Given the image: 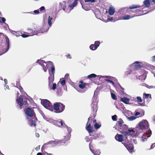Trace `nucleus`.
I'll return each instance as SVG.
<instances>
[{"instance_id":"1","label":"nucleus","mask_w":155,"mask_h":155,"mask_svg":"<svg viewBox=\"0 0 155 155\" xmlns=\"http://www.w3.org/2000/svg\"><path fill=\"white\" fill-rule=\"evenodd\" d=\"M98 102V100L97 96L94 95L92 99V104H91V111L92 112V114L91 115V117H90L88 118V122L87 123V126L86 127V129L89 133L93 132V127L91 126V124L90 123V121H92V117H95L96 115V113L97 110V104Z\"/></svg>"},{"instance_id":"2","label":"nucleus","mask_w":155,"mask_h":155,"mask_svg":"<svg viewBox=\"0 0 155 155\" xmlns=\"http://www.w3.org/2000/svg\"><path fill=\"white\" fill-rule=\"evenodd\" d=\"M139 127H138V129L139 130H140V132L143 131L142 130L144 129H147L148 132H146L143 134V136L142 137L141 141L144 142L147 140L146 137H150L151 134L152 132L150 129L149 128V124L147 121L146 120H143L142 121L140 122L138 124Z\"/></svg>"},{"instance_id":"3","label":"nucleus","mask_w":155,"mask_h":155,"mask_svg":"<svg viewBox=\"0 0 155 155\" xmlns=\"http://www.w3.org/2000/svg\"><path fill=\"white\" fill-rule=\"evenodd\" d=\"M25 113L27 116L30 117H34L31 120L30 118H28V119L30 125L31 126L35 127L36 125V121L37 119L35 117V113L33 110L30 108L28 107L26 109Z\"/></svg>"},{"instance_id":"4","label":"nucleus","mask_w":155,"mask_h":155,"mask_svg":"<svg viewBox=\"0 0 155 155\" xmlns=\"http://www.w3.org/2000/svg\"><path fill=\"white\" fill-rule=\"evenodd\" d=\"M46 120L49 122L50 123L54 125H57L59 127H61V126L63 127H65L67 128L68 131V132L69 134H70V135H71V128L69 127H68L66 126L63 121L61 120L55 121L51 118L48 119V120Z\"/></svg>"},{"instance_id":"5","label":"nucleus","mask_w":155,"mask_h":155,"mask_svg":"<svg viewBox=\"0 0 155 155\" xmlns=\"http://www.w3.org/2000/svg\"><path fill=\"white\" fill-rule=\"evenodd\" d=\"M37 63H38L43 68V69L45 72L47 71V70L48 69L49 71V73H50L49 70L51 68L52 66L53 63L49 61L48 62H45L44 61L41 60H38L36 61Z\"/></svg>"},{"instance_id":"6","label":"nucleus","mask_w":155,"mask_h":155,"mask_svg":"<svg viewBox=\"0 0 155 155\" xmlns=\"http://www.w3.org/2000/svg\"><path fill=\"white\" fill-rule=\"evenodd\" d=\"M140 133V131L138 130V127L136 128L135 130H134V129H128V131H123L122 132V133L124 136L130 135L133 137L138 136Z\"/></svg>"},{"instance_id":"7","label":"nucleus","mask_w":155,"mask_h":155,"mask_svg":"<svg viewBox=\"0 0 155 155\" xmlns=\"http://www.w3.org/2000/svg\"><path fill=\"white\" fill-rule=\"evenodd\" d=\"M116 126L118 127V128H115V129L118 130L122 132L123 131H127L128 129V126L125 124H124L123 120L120 119L116 123Z\"/></svg>"},{"instance_id":"8","label":"nucleus","mask_w":155,"mask_h":155,"mask_svg":"<svg viewBox=\"0 0 155 155\" xmlns=\"http://www.w3.org/2000/svg\"><path fill=\"white\" fill-rule=\"evenodd\" d=\"M53 107L56 113H60L63 111L65 109V106L60 102L54 103Z\"/></svg>"},{"instance_id":"9","label":"nucleus","mask_w":155,"mask_h":155,"mask_svg":"<svg viewBox=\"0 0 155 155\" xmlns=\"http://www.w3.org/2000/svg\"><path fill=\"white\" fill-rule=\"evenodd\" d=\"M42 105L46 108L51 110V102L47 99H44L41 101Z\"/></svg>"},{"instance_id":"10","label":"nucleus","mask_w":155,"mask_h":155,"mask_svg":"<svg viewBox=\"0 0 155 155\" xmlns=\"http://www.w3.org/2000/svg\"><path fill=\"white\" fill-rule=\"evenodd\" d=\"M48 29L49 28L48 27L47 24L45 23H44L40 30L38 29V30H35V31L37 32L38 34V33H41L46 31H48Z\"/></svg>"},{"instance_id":"11","label":"nucleus","mask_w":155,"mask_h":155,"mask_svg":"<svg viewBox=\"0 0 155 155\" xmlns=\"http://www.w3.org/2000/svg\"><path fill=\"white\" fill-rule=\"evenodd\" d=\"M48 79L49 80L48 86V88L50 90L52 89L53 90H54L56 88V84L55 83H53L52 80H50V77H49Z\"/></svg>"},{"instance_id":"12","label":"nucleus","mask_w":155,"mask_h":155,"mask_svg":"<svg viewBox=\"0 0 155 155\" xmlns=\"http://www.w3.org/2000/svg\"><path fill=\"white\" fill-rule=\"evenodd\" d=\"M5 38L6 42V45L7 46V47L6 48L3 50L2 52L0 54V55L6 52L8 50L9 48V39L7 36H6Z\"/></svg>"},{"instance_id":"13","label":"nucleus","mask_w":155,"mask_h":155,"mask_svg":"<svg viewBox=\"0 0 155 155\" xmlns=\"http://www.w3.org/2000/svg\"><path fill=\"white\" fill-rule=\"evenodd\" d=\"M128 8H122L119 9L118 11L116 12L117 13L118 15H123L127 13L128 12Z\"/></svg>"},{"instance_id":"14","label":"nucleus","mask_w":155,"mask_h":155,"mask_svg":"<svg viewBox=\"0 0 155 155\" xmlns=\"http://www.w3.org/2000/svg\"><path fill=\"white\" fill-rule=\"evenodd\" d=\"M17 102L18 104L19 105L20 107L22 106L24 104L26 105L27 104V101H25L23 102V100L21 97H19L18 98L17 100ZM20 109H21V107H20Z\"/></svg>"},{"instance_id":"15","label":"nucleus","mask_w":155,"mask_h":155,"mask_svg":"<svg viewBox=\"0 0 155 155\" xmlns=\"http://www.w3.org/2000/svg\"><path fill=\"white\" fill-rule=\"evenodd\" d=\"M100 42L99 41H95L94 44H91L90 46V49L92 50H96L97 47L99 46Z\"/></svg>"},{"instance_id":"16","label":"nucleus","mask_w":155,"mask_h":155,"mask_svg":"<svg viewBox=\"0 0 155 155\" xmlns=\"http://www.w3.org/2000/svg\"><path fill=\"white\" fill-rule=\"evenodd\" d=\"M122 143L124 144L125 147L130 152L133 150L134 147L133 145L132 144L130 143L129 142L124 143Z\"/></svg>"},{"instance_id":"17","label":"nucleus","mask_w":155,"mask_h":155,"mask_svg":"<svg viewBox=\"0 0 155 155\" xmlns=\"http://www.w3.org/2000/svg\"><path fill=\"white\" fill-rule=\"evenodd\" d=\"M61 140H54V141H50L47 142V144H50L52 145V146L54 147L57 145H58L60 143H62Z\"/></svg>"},{"instance_id":"18","label":"nucleus","mask_w":155,"mask_h":155,"mask_svg":"<svg viewBox=\"0 0 155 155\" xmlns=\"http://www.w3.org/2000/svg\"><path fill=\"white\" fill-rule=\"evenodd\" d=\"M37 35V33L36 31H35V30H32V33L30 34L29 35H27L26 34H23L21 35L22 37L23 38H26L29 36H32L34 35Z\"/></svg>"},{"instance_id":"19","label":"nucleus","mask_w":155,"mask_h":155,"mask_svg":"<svg viewBox=\"0 0 155 155\" xmlns=\"http://www.w3.org/2000/svg\"><path fill=\"white\" fill-rule=\"evenodd\" d=\"M108 13L111 15H113L115 12V8L113 6H110L108 9Z\"/></svg>"},{"instance_id":"20","label":"nucleus","mask_w":155,"mask_h":155,"mask_svg":"<svg viewBox=\"0 0 155 155\" xmlns=\"http://www.w3.org/2000/svg\"><path fill=\"white\" fill-rule=\"evenodd\" d=\"M115 139L119 142H122L123 140V136L121 134H117L115 136Z\"/></svg>"},{"instance_id":"21","label":"nucleus","mask_w":155,"mask_h":155,"mask_svg":"<svg viewBox=\"0 0 155 155\" xmlns=\"http://www.w3.org/2000/svg\"><path fill=\"white\" fill-rule=\"evenodd\" d=\"M56 18V17H55L54 19H53L52 18H51L50 16H49L48 18V25L49 27H50L52 25V22L53 21H54L55 20V19Z\"/></svg>"},{"instance_id":"22","label":"nucleus","mask_w":155,"mask_h":155,"mask_svg":"<svg viewBox=\"0 0 155 155\" xmlns=\"http://www.w3.org/2000/svg\"><path fill=\"white\" fill-rule=\"evenodd\" d=\"M135 16H134L131 17L130 15H125V16L123 17H120L119 19L120 20H128L129 19H130L132 18H133V17H135Z\"/></svg>"},{"instance_id":"23","label":"nucleus","mask_w":155,"mask_h":155,"mask_svg":"<svg viewBox=\"0 0 155 155\" xmlns=\"http://www.w3.org/2000/svg\"><path fill=\"white\" fill-rule=\"evenodd\" d=\"M139 62L138 61H136L135 62H134L132 65V66H135V69H139L140 68H141L142 67V66L140 65V64H139Z\"/></svg>"},{"instance_id":"24","label":"nucleus","mask_w":155,"mask_h":155,"mask_svg":"<svg viewBox=\"0 0 155 155\" xmlns=\"http://www.w3.org/2000/svg\"><path fill=\"white\" fill-rule=\"evenodd\" d=\"M120 101L126 104H128L130 101V99L126 97H124L121 98L120 100Z\"/></svg>"},{"instance_id":"25","label":"nucleus","mask_w":155,"mask_h":155,"mask_svg":"<svg viewBox=\"0 0 155 155\" xmlns=\"http://www.w3.org/2000/svg\"><path fill=\"white\" fill-rule=\"evenodd\" d=\"M59 6L62 8L64 11H65V8L66 7V3L65 2H63L59 3Z\"/></svg>"},{"instance_id":"26","label":"nucleus","mask_w":155,"mask_h":155,"mask_svg":"<svg viewBox=\"0 0 155 155\" xmlns=\"http://www.w3.org/2000/svg\"><path fill=\"white\" fill-rule=\"evenodd\" d=\"M150 1L151 0H145L143 2V4L145 7H148L150 6Z\"/></svg>"},{"instance_id":"27","label":"nucleus","mask_w":155,"mask_h":155,"mask_svg":"<svg viewBox=\"0 0 155 155\" xmlns=\"http://www.w3.org/2000/svg\"><path fill=\"white\" fill-rule=\"evenodd\" d=\"M90 144H89V147L90 150L92 151L93 153H94V155H100L101 152L100 151V150H97L96 151H95L94 152H93V151L91 149V146Z\"/></svg>"},{"instance_id":"28","label":"nucleus","mask_w":155,"mask_h":155,"mask_svg":"<svg viewBox=\"0 0 155 155\" xmlns=\"http://www.w3.org/2000/svg\"><path fill=\"white\" fill-rule=\"evenodd\" d=\"M80 82L81 84L79 85V87L81 89H83L86 86L85 84V83L83 84V82L82 81H80Z\"/></svg>"},{"instance_id":"29","label":"nucleus","mask_w":155,"mask_h":155,"mask_svg":"<svg viewBox=\"0 0 155 155\" xmlns=\"http://www.w3.org/2000/svg\"><path fill=\"white\" fill-rule=\"evenodd\" d=\"M136 118L135 116H132L130 117H127V119L129 121H132L135 120Z\"/></svg>"},{"instance_id":"30","label":"nucleus","mask_w":155,"mask_h":155,"mask_svg":"<svg viewBox=\"0 0 155 155\" xmlns=\"http://www.w3.org/2000/svg\"><path fill=\"white\" fill-rule=\"evenodd\" d=\"M141 7V6H138V5H132L129 8L130 9H134Z\"/></svg>"},{"instance_id":"31","label":"nucleus","mask_w":155,"mask_h":155,"mask_svg":"<svg viewBox=\"0 0 155 155\" xmlns=\"http://www.w3.org/2000/svg\"><path fill=\"white\" fill-rule=\"evenodd\" d=\"M96 76V75L94 74H91L87 76V78H94Z\"/></svg>"},{"instance_id":"32","label":"nucleus","mask_w":155,"mask_h":155,"mask_svg":"<svg viewBox=\"0 0 155 155\" xmlns=\"http://www.w3.org/2000/svg\"><path fill=\"white\" fill-rule=\"evenodd\" d=\"M101 126V125H99L97 123H95L94 125V127L95 129L99 128Z\"/></svg>"},{"instance_id":"33","label":"nucleus","mask_w":155,"mask_h":155,"mask_svg":"<svg viewBox=\"0 0 155 155\" xmlns=\"http://www.w3.org/2000/svg\"><path fill=\"white\" fill-rule=\"evenodd\" d=\"M11 33H12L13 34L15 35L17 37H18L20 35L19 33L13 31H12Z\"/></svg>"},{"instance_id":"34","label":"nucleus","mask_w":155,"mask_h":155,"mask_svg":"<svg viewBox=\"0 0 155 155\" xmlns=\"http://www.w3.org/2000/svg\"><path fill=\"white\" fill-rule=\"evenodd\" d=\"M144 98L147 99L149 97V96H150V97H151V94H147L145 93L144 94Z\"/></svg>"},{"instance_id":"35","label":"nucleus","mask_w":155,"mask_h":155,"mask_svg":"<svg viewBox=\"0 0 155 155\" xmlns=\"http://www.w3.org/2000/svg\"><path fill=\"white\" fill-rule=\"evenodd\" d=\"M111 96L112 98L114 100H116L117 99V97L116 96V95L112 93H111Z\"/></svg>"},{"instance_id":"36","label":"nucleus","mask_w":155,"mask_h":155,"mask_svg":"<svg viewBox=\"0 0 155 155\" xmlns=\"http://www.w3.org/2000/svg\"><path fill=\"white\" fill-rule=\"evenodd\" d=\"M51 68V71L52 73L54 75L55 71V68L54 66L53 65V64H52V67Z\"/></svg>"},{"instance_id":"37","label":"nucleus","mask_w":155,"mask_h":155,"mask_svg":"<svg viewBox=\"0 0 155 155\" xmlns=\"http://www.w3.org/2000/svg\"><path fill=\"white\" fill-rule=\"evenodd\" d=\"M117 116L116 115H115L112 117V119L114 121H116L117 120Z\"/></svg>"},{"instance_id":"38","label":"nucleus","mask_w":155,"mask_h":155,"mask_svg":"<svg viewBox=\"0 0 155 155\" xmlns=\"http://www.w3.org/2000/svg\"><path fill=\"white\" fill-rule=\"evenodd\" d=\"M5 20V19L4 18L0 17V22H4Z\"/></svg>"},{"instance_id":"39","label":"nucleus","mask_w":155,"mask_h":155,"mask_svg":"<svg viewBox=\"0 0 155 155\" xmlns=\"http://www.w3.org/2000/svg\"><path fill=\"white\" fill-rule=\"evenodd\" d=\"M146 87L148 88H154L155 89V86H149L147 84H146Z\"/></svg>"},{"instance_id":"40","label":"nucleus","mask_w":155,"mask_h":155,"mask_svg":"<svg viewBox=\"0 0 155 155\" xmlns=\"http://www.w3.org/2000/svg\"><path fill=\"white\" fill-rule=\"evenodd\" d=\"M105 80L107 81V82L111 83V84H112L113 85H114V82L112 81H111V80H110L109 79H105Z\"/></svg>"},{"instance_id":"41","label":"nucleus","mask_w":155,"mask_h":155,"mask_svg":"<svg viewBox=\"0 0 155 155\" xmlns=\"http://www.w3.org/2000/svg\"><path fill=\"white\" fill-rule=\"evenodd\" d=\"M131 70H129L128 71H126L125 74L127 75H129L131 74Z\"/></svg>"},{"instance_id":"42","label":"nucleus","mask_w":155,"mask_h":155,"mask_svg":"<svg viewBox=\"0 0 155 155\" xmlns=\"http://www.w3.org/2000/svg\"><path fill=\"white\" fill-rule=\"evenodd\" d=\"M137 101L139 102H141L142 101V99L140 97H137Z\"/></svg>"},{"instance_id":"43","label":"nucleus","mask_w":155,"mask_h":155,"mask_svg":"<svg viewBox=\"0 0 155 155\" xmlns=\"http://www.w3.org/2000/svg\"><path fill=\"white\" fill-rule=\"evenodd\" d=\"M60 83L62 86H64L65 84V81L64 80H63L60 82Z\"/></svg>"},{"instance_id":"44","label":"nucleus","mask_w":155,"mask_h":155,"mask_svg":"<svg viewBox=\"0 0 155 155\" xmlns=\"http://www.w3.org/2000/svg\"><path fill=\"white\" fill-rule=\"evenodd\" d=\"M85 2H95V0H84Z\"/></svg>"},{"instance_id":"45","label":"nucleus","mask_w":155,"mask_h":155,"mask_svg":"<svg viewBox=\"0 0 155 155\" xmlns=\"http://www.w3.org/2000/svg\"><path fill=\"white\" fill-rule=\"evenodd\" d=\"M48 144H47V143H45L43 145V146H42V148H41L42 150H44L45 149V148L46 147V145Z\"/></svg>"},{"instance_id":"46","label":"nucleus","mask_w":155,"mask_h":155,"mask_svg":"<svg viewBox=\"0 0 155 155\" xmlns=\"http://www.w3.org/2000/svg\"><path fill=\"white\" fill-rule=\"evenodd\" d=\"M108 19L110 21H115V20L114 19L113 17H110V18H108Z\"/></svg>"},{"instance_id":"47","label":"nucleus","mask_w":155,"mask_h":155,"mask_svg":"<svg viewBox=\"0 0 155 155\" xmlns=\"http://www.w3.org/2000/svg\"><path fill=\"white\" fill-rule=\"evenodd\" d=\"M77 2L74 0V1L73 2L72 5H73L75 7L77 5Z\"/></svg>"},{"instance_id":"48","label":"nucleus","mask_w":155,"mask_h":155,"mask_svg":"<svg viewBox=\"0 0 155 155\" xmlns=\"http://www.w3.org/2000/svg\"><path fill=\"white\" fill-rule=\"evenodd\" d=\"M65 79H68L69 78V74H67L65 75Z\"/></svg>"},{"instance_id":"49","label":"nucleus","mask_w":155,"mask_h":155,"mask_svg":"<svg viewBox=\"0 0 155 155\" xmlns=\"http://www.w3.org/2000/svg\"><path fill=\"white\" fill-rule=\"evenodd\" d=\"M85 139L87 142H89L90 141L89 137H86L85 138Z\"/></svg>"},{"instance_id":"50","label":"nucleus","mask_w":155,"mask_h":155,"mask_svg":"<svg viewBox=\"0 0 155 155\" xmlns=\"http://www.w3.org/2000/svg\"><path fill=\"white\" fill-rule=\"evenodd\" d=\"M119 87L121 89V91L122 93H124V89L120 85H119Z\"/></svg>"},{"instance_id":"51","label":"nucleus","mask_w":155,"mask_h":155,"mask_svg":"<svg viewBox=\"0 0 155 155\" xmlns=\"http://www.w3.org/2000/svg\"><path fill=\"white\" fill-rule=\"evenodd\" d=\"M155 147V143H154L152 144V145L151 146V147L150 149H152L154 147Z\"/></svg>"},{"instance_id":"52","label":"nucleus","mask_w":155,"mask_h":155,"mask_svg":"<svg viewBox=\"0 0 155 155\" xmlns=\"http://www.w3.org/2000/svg\"><path fill=\"white\" fill-rule=\"evenodd\" d=\"M34 12L35 14H38L39 13V11L38 10H35Z\"/></svg>"},{"instance_id":"53","label":"nucleus","mask_w":155,"mask_h":155,"mask_svg":"<svg viewBox=\"0 0 155 155\" xmlns=\"http://www.w3.org/2000/svg\"><path fill=\"white\" fill-rule=\"evenodd\" d=\"M45 9V7L44 6H42L40 8V11H41L42 10H44Z\"/></svg>"},{"instance_id":"54","label":"nucleus","mask_w":155,"mask_h":155,"mask_svg":"<svg viewBox=\"0 0 155 155\" xmlns=\"http://www.w3.org/2000/svg\"><path fill=\"white\" fill-rule=\"evenodd\" d=\"M73 5H71L69 6V7L70 8V9L71 10L74 7Z\"/></svg>"},{"instance_id":"55","label":"nucleus","mask_w":155,"mask_h":155,"mask_svg":"<svg viewBox=\"0 0 155 155\" xmlns=\"http://www.w3.org/2000/svg\"><path fill=\"white\" fill-rule=\"evenodd\" d=\"M64 139H65V140H69L70 139V138L68 136L67 137H66L65 136H64Z\"/></svg>"},{"instance_id":"56","label":"nucleus","mask_w":155,"mask_h":155,"mask_svg":"<svg viewBox=\"0 0 155 155\" xmlns=\"http://www.w3.org/2000/svg\"><path fill=\"white\" fill-rule=\"evenodd\" d=\"M40 148V146H38L35 148V150L37 151Z\"/></svg>"},{"instance_id":"57","label":"nucleus","mask_w":155,"mask_h":155,"mask_svg":"<svg viewBox=\"0 0 155 155\" xmlns=\"http://www.w3.org/2000/svg\"><path fill=\"white\" fill-rule=\"evenodd\" d=\"M140 114V113L139 112H136V113L135 114V115L136 116H137Z\"/></svg>"},{"instance_id":"58","label":"nucleus","mask_w":155,"mask_h":155,"mask_svg":"<svg viewBox=\"0 0 155 155\" xmlns=\"http://www.w3.org/2000/svg\"><path fill=\"white\" fill-rule=\"evenodd\" d=\"M35 136L37 137H39V135L38 133H36L35 134Z\"/></svg>"},{"instance_id":"59","label":"nucleus","mask_w":155,"mask_h":155,"mask_svg":"<svg viewBox=\"0 0 155 155\" xmlns=\"http://www.w3.org/2000/svg\"><path fill=\"white\" fill-rule=\"evenodd\" d=\"M4 81L6 84L7 83V80L6 79H4Z\"/></svg>"},{"instance_id":"60","label":"nucleus","mask_w":155,"mask_h":155,"mask_svg":"<svg viewBox=\"0 0 155 155\" xmlns=\"http://www.w3.org/2000/svg\"><path fill=\"white\" fill-rule=\"evenodd\" d=\"M140 11V10H139L138 9H136L134 11H133V12H139Z\"/></svg>"},{"instance_id":"61","label":"nucleus","mask_w":155,"mask_h":155,"mask_svg":"<svg viewBox=\"0 0 155 155\" xmlns=\"http://www.w3.org/2000/svg\"><path fill=\"white\" fill-rule=\"evenodd\" d=\"M19 89H20V90L21 91V92H21V91L23 89L22 88V87H21V86H20L19 87Z\"/></svg>"},{"instance_id":"62","label":"nucleus","mask_w":155,"mask_h":155,"mask_svg":"<svg viewBox=\"0 0 155 155\" xmlns=\"http://www.w3.org/2000/svg\"><path fill=\"white\" fill-rule=\"evenodd\" d=\"M153 60L155 61V55L152 57Z\"/></svg>"},{"instance_id":"63","label":"nucleus","mask_w":155,"mask_h":155,"mask_svg":"<svg viewBox=\"0 0 155 155\" xmlns=\"http://www.w3.org/2000/svg\"><path fill=\"white\" fill-rule=\"evenodd\" d=\"M37 155H42V154L41 153H37Z\"/></svg>"},{"instance_id":"64","label":"nucleus","mask_w":155,"mask_h":155,"mask_svg":"<svg viewBox=\"0 0 155 155\" xmlns=\"http://www.w3.org/2000/svg\"><path fill=\"white\" fill-rule=\"evenodd\" d=\"M44 117V119H45L46 120H48V119H50V118H46L45 117Z\"/></svg>"}]
</instances>
